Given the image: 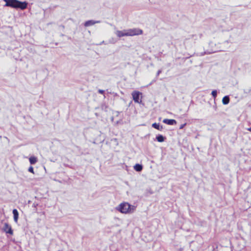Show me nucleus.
Returning a JSON list of instances; mask_svg holds the SVG:
<instances>
[{
    "mask_svg": "<svg viewBox=\"0 0 251 251\" xmlns=\"http://www.w3.org/2000/svg\"><path fill=\"white\" fill-rule=\"evenodd\" d=\"M117 37L121 38L124 36H133L141 35L143 33L142 30L139 28H132L123 30H117L115 32Z\"/></svg>",
    "mask_w": 251,
    "mask_h": 251,
    "instance_id": "obj_1",
    "label": "nucleus"
},
{
    "mask_svg": "<svg viewBox=\"0 0 251 251\" xmlns=\"http://www.w3.org/2000/svg\"><path fill=\"white\" fill-rule=\"evenodd\" d=\"M5 2V6L14 8H20L24 10L27 7V3L25 1L21 2L18 0H3Z\"/></svg>",
    "mask_w": 251,
    "mask_h": 251,
    "instance_id": "obj_2",
    "label": "nucleus"
},
{
    "mask_svg": "<svg viewBox=\"0 0 251 251\" xmlns=\"http://www.w3.org/2000/svg\"><path fill=\"white\" fill-rule=\"evenodd\" d=\"M5 2V6L14 8H20L24 10L27 7V3L25 1L21 2L18 0H3Z\"/></svg>",
    "mask_w": 251,
    "mask_h": 251,
    "instance_id": "obj_3",
    "label": "nucleus"
},
{
    "mask_svg": "<svg viewBox=\"0 0 251 251\" xmlns=\"http://www.w3.org/2000/svg\"><path fill=\"white\" fill-rule=\"evenodd\" d=\"M135 209L134 206L131 205L127 202L122 203L116 207V210L124 214L132 213Z\"/></svg>",
    "mask_w": 251,
    "mask_h": 251,
    "instance_id": "obj_4",
    "label": "nucleus"
},
{
    "mask_svg": "<svg viewBox=\"0 0 251 251\" xmlns=\"http://www.w3.org/2000/svg\"><path fill=\"white\" fill-rule=\"evenodd\" d=\"M132 96L133 100L136 103H140L141 102V100H140V97L142 95V93L139 91H134L132 94Z\"/></svg>",
    "mask_w": 251,
    "mask_h": 251,
    "instance_id": "obj_5",
    "label": "nucleus"
},
{
    "mask_svg": "<svg viewBox=\"0 0 251 251\" xmlns=\"http://www.w3.org/2000/svg\"><path fill=\"white\" fill-rule=\"evenodd\" d=\"M3 229L6 233H9L10 235H12L13 234L11 226L7 223L4 224Z\"/></svg>",
    "mask_w": 251,
    "mask_h": 251,
    "instance_id": "obj_6",
    "label": "nucleus"
},
{
    "mask_svg": "<svg viewBox=\"0 0 251 251\" xmlns=\"http://www.w3.org/2000/svg\"><path fill=\"white\" fill-rule=\"evenodd\" d=\"M163 122L166 124L169 125H175L176 123V120L173 119H165L163 120Z\"/></svg>",
    "mask_w": 251,
    "mask_h": 251,
    "instance_id": "obj_7",
    "label": "nucleus"
},
{
    "mask_svg": "<svg viewBox=\"0 0 251 251\" xmlns=\"http://www.w3.org/2000/svg\"><path fill=\"white\" fill-rule=\"evenodd\" d=\"M100 23V22L99 21H93V20H89V21H86L84 25L85 26H89L93 25L96 23Z\"/></svg>",
    "mask_w": 251,
    "mask_h": 251,
    "instance_id": "obj_8",
    "label": "nucleus"
},
{
    "mask_svg": "<svg viewBox=\"0 0 251 251\" xmlns=\"http://www.w3.org/2000/svg\"><path fill=\"white\" fill-rule=\"evenodd\" d=\"M13 214L14 217V222L17 223L18 222V220L19 218V213L17 209H14L13 210Z\"/></svg>",
    "mask_w": 251,
    "mask_h": 251,
    "instance_id": "obj_9",
    "label": "nucleus"
},
{
    "mask_svg": "<svg viewBox=\"0 0 251 251\" xmlns=\"http://www.w3.org/2000/svg\"><path fill=\"white\" fill-rule=\"evenodd\" d=\"M152 126L153 127H154V128L157 129L159 130H162L163 129V126H160V125L159 124H157V123H153L152 125Z\"/></svg>",
    "mask_w": 251,
    "mask_h": 251,
    "instance_id": "obj_10",
    "label": "nucleus"
},
{
    "mask_svg": "<svg viewBox=\"0 0 251 251\" xmlns=\"http://www.w3.org/2000/svg\"><path fill=\"white\" fill-rule=\"evenodd\" d=\"M29 160L31 164H35L37 162V158L35 156H31Z\"/></svg>",
    "mask_w": 251,
    "mask_h": 251,
    "instance_id": "obj_11",
    "label": "nucleus"
},
{
    "mask_svg": "<svg viewBox=\"0 0 251 251\" xmlns=\"http://www.w3.org/2000/svg\"><path fill=\"white\" fill-rule=\"evenodd\" d=\"M134 169L135 170H136V171L137 172H140L142 171V169H143V167L140 164H136L134 166Z\"/></svg>",
    "mask_w": 251,
    "mask_h": 251,
    "instance_id": "obj_12",
    "label": "nucleus"
},
{
    "mask_svg": "<svg viewBox=\"0 0 251 251\" xmlns=\"http://www.w3.org/2000/svg\"><path fill=\"white\" fill-rule=\"evenodd\" d=\"M229 102L228 96H225L222 99V102L224 104H227Z\"/></svg>",
    "mask_w": 251,
    "mask_h": 251,
    "instance_id": "obj_13",
    "label": "nucleus"
},
{
    "mask_svg": "<svg viewBox=\"0 0 251 251\" xmlns=\"http://www.w3.org/2000/svg\"><path fill=\"white\" fill-rule=\"evenodd\" d=\"M156 139L159 142H162L164 141L165 138L161 135H159L156 137Z\"/></svg>",
    "mask_w": 251,
    "mask_h": 251,
    "instance_id": "obj_14",
    "label": "nucleus"
},
{
    "mask_svg": "<svg viewBox=\"0 0 251 251\" xmlns=\"http://www.w3.org/2000/svg\"><path fill=\"white\" fill-rule=\"evenodd\" d=\"M217 92L216 90H213L212 91L211 95L214 98H215L217 96Z\"/></svg>",
    "mask_w": 251,
    "mask_h": 251,
    "instance_id": "obj_15",
    "label": "nucleus"
},
{
    "mask_svg": "<svg viewBox=\"0 0 251 251\" xmlns=\"http://www.w3.org/2000/svg\"><path fill=\"white\" fill-rule=\"evenodd\" d=\"M28 171L32 174H34V170H33V168L32 167V166H30L29 168H28Z\"/></svg>",
    "mask_w": 251,
    "mask_h": 251,
    "instance_id": "obj_16",
    "label": "nucleus"
},
{
    "mask_svg": "<svg viewBox=\"0 0 251 251\" xmlns=\"http://www.w3.org/2000/svg\"><path fill=\"white\" fill-rule=\"evenodd\" d=\"M98 92L99 93H100L101 94H102L104 93V91L102 90H100V89L99 90Z\"/></svg>",
    "mask_w": 251,
    "mask_h": 251,
    "instance_id": "obj_17",
    "label": "nucleus"
},
{
    "mask_svg": "<svg viewBox=\"0 0 251 251\" xmlns=\"http://www.w3.org/2000/svg\"><path fill=\"white\" fill-rule=\"evenodd\" d=\"M161 73V70H159L158 71L157 73V76L159 75Z\"/></svg>",
    "mask_w": 251,
    "mask_h": 251,
    "instance_id": "obj_18",
    "label": "nucleus"
},
{
    "mask_svg": "<svg viewBox=\"0 0 251 251\" xmlns=\"http://www.w3.org/2000/svg\"><path fill=\"white\" fill-rule=\"evenodd\" d=\"M185 124H183V125H181V126H180V129H182V128H183V127L185 126Z\"/></svg>",
    "mask_w": 251,
    "mask_h": 251,
    "instance_id": "obj_19",
    "label": "nucleus"
},
{
    "mask_svg": "<svg viewBox=\"0 0 251 251\" xmlns=\"http://www.w3.org/2000/svg\"><path fill=\"white\" fill-rule=\"evenodd\" d=\"M247 130L251 132V127L248 128Z\"/></svg>",
    "mask_w": 251,
    "mask_h": 251,
    "instance_id": "obj_20",
    "label": "nucleus"
},
{
    "mask_svg": "<svg viewBox=\"0 0 251 251\" xmlns=\"http://www.w3.org/2000/svg\"><path fill=\"white\" fill-rule=\"evenodd\" d=\"M110 42L111 43H115L116 42L115 41H110Z\"/></svg>",
    "mask_w": 251,
    "mask_h": 251,
    "instance_id": "obj_21",
    "label": "nucleus"
}]
</instances>
